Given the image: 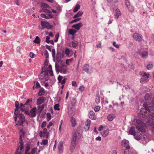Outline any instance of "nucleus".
Masks as SVG:
<instances>
[{
    "label": "nucleus",
    "instance_id": "obj_1",
    "mask_svg": "<svg viewBox=\"0 0 154 154\" xmlns=\"http://www.w3.org/2000/svg\"><path fill=\"white\" fill-rule=\"evenodd\" d=\"M136 122L137 125L136 126L137 132L136 134L135 128L134 127H131L128 131L129 133L134 136V137L136 140H140L142 137L143 136V133L145 132V124L139 120H137Z\"/></svg>",
    "mask_w": 154,
    "mask_h": 154
},
{
    "label": "nucleus",
    "instance_id": "obj_2",
    "mask_svg": "<svg viewBox=\"0 0 154 154\" xmlns=\"http://www.w3.org/2000/svg\"><path fill=\"white\" fill-rule=\"evenodd\" d=\"M143 106L144 108H142L140 110L141 113L143 115L146 114L147 113L146 111H148L149 110L154 111V97L152 100L151 103L149 104V109L147 106V104L146 103H143Z\"/></svg>",
    "mask_w": 154,
    "mask_h": 154
},
{
    "label": "nucleus",
    "instance_id": "obj_3",
    "mask_svg": "<svg viewBox=\"0 0 154 154\" xmlns=\"http://www.w3.org/2000/svg\"><path fill=\"white\" fill-rule=\"evenodd\" d=\"M55 70L57 72L63 74L68 73L67 66L65 65L60 66L58 63H56L55 65Z\"/></svg>",
    "mask_w": 154,
    "mask_h": 154
},
{
    "label": "nucleus",
    "instance_id": "obj_4",
    "mask_svg": "<svg viewBox=\"0 0 154 154\" xmlns=\"http://www.w3.org/2000/svg\"><path fill=\"white\" fill-rule=\"evenodd\" d=\"M47 70V68H46L45 67L42 68V71L39 76L40 79L44 80L45 81L48 80V75Z\"/></svg>",
    "mask_w": 154,
    "mask_h": 154
},
{
    "label": "nucleus",
    "instance_id": "obj_5",
    "mask_svg": "<svg viewBox=\"0 0 154 154\" xmlns=\"http://www.w3.org/2000/svg\"><path fill=\"white\" fill-rule=\"evenodd\" d=\"M14 114L16 115V116L14 117L15 120L16 122L17 120V117L19 118V120L18 121V122L19 123V125H22L24 122L25 121V117L23 114L22 113L18 114H16L15 112H14Z\"/></svg>",
    "mask_w": 154,
    "mask_h": 154
},
{
    "label": "nucleus",
    "instance_id": "obj_6",
    "mask_svg": "<svg viewBox=\"0 0 154 154\" xmlns=\"http://www.w3.org/2000/svg\"><path fill=\"white\" fill-rule=\"evenodd\" d=\"M140 75L142 76L140 82L142 83H145L149 80V74H147L145 72H140Z\"/></svg>",
    "mask_w": 154,
    "mask_h": 154
},
{
    "label": "nucleus",
    "instance_id": "obj_7",
    "mask_svg": "<svg viewBox=\"0 0 154 154\" xmlns=\"http://www.w3.org/2000/svg\"><path fill=\"white\" fill-rule=\"evenodd\" d=\"M39 136L40 137H43L48 138L49 137V132L47 131V129L46 128H44L42 131L40 132Z\"/></svg>",
    "mask_w": 154,
    "mask_h": 154
},
{
    "label": "nucleus",
    "instance_id": "obj_8",
    "mask_svg": "<svg viewBox=\"0 0 154 154\" xmlns=\"http://www.w3.org/2000/svg\"><path fill=\"white\" fill-rule=\"evenodd\" d=\"M41 25L43 29L46 28L50 29L52 28V26L50 23L46 21H42Z\"/></svg>",
    "mask_w": 154,
    "mask_h": 154
},
{
    "label": "nucleus",
    "instance_id": "obj_9",
    "mask_svg": "<svg viewBox=\"0 0 154 154\" xmlns=\"http://www.w3.org/2000/svg\"><path fill=\"white\" fill-rule=\"evenodd\" d=\"M20 150L22 151L23 148V140H22V138H23L24 136V132L20 131Z\"/></svg>",
    "mask_w": 154,
    "mask_h": 154
},
{
    "label": "nucleus",
    "instance_id": "obj_10",
    "mask_svg": "<svg viewBox=\"0 0 154 154\" xmlns=\"http://www.w3.org/2000/svg\"><path fill=\"white\" fill-rule=\"evenodd\" d=\"M27 112L28 113L29 116L34 117H35L36 115L37 110L36 108L35 107L31 109L30 112Z\"/></svg>",
    "mask_w": 154,
    "mask_h": 154
},
{
    "label": "nucleus",
    "instance_id": "obj_11",
    "mask_svg": "<svg viewBox=\"0 0 154 154\" xmlns=\"http://www.w3.org/2000/svg\"><path fill=\"white\" fill-rule=\"evenodd\" d=\"M76 138L77 136L76 134H74L72 138V140L71 141V151L73 150L75 147Z\"/></svg>",
    "mask_w": 154,
    "mask_h": 154
},
{
    "label": "nucleus",
    "instance_id": "obj_12",
    "mask_svg": "<svg viewBox=\"0 0 154 154\" xmlns=\"http://www.w3.org/2000/svg\"><path fill=\"white\" fill-rule=\"evenodd\" d=\"M133 37L135 40L138 41H141L143 38V37L137 33H134L133 35Z\"/></svg>",
    "mask_w": 154,
    "mask_h": 154
},
{
    "label": "nucleus",
    "instance_id": "obj_13",
    "mask_svg": "<svg viewBox=\"0 0 154 154\" xmlns=\"http://www.w3.org/2000/svg\"><path fill=\"white\" fill-rule=\"evenodd\" d=\"M83 69L87 73H90L92 72V68L90 67L88 64L85 65L83 67Z\"/></svg>",
    "mask_w": 154,
    "mask_h": 154
},
{
    "label": "nucleus",
    "instance_id": "obj_14",
    "mask_svg": "<svg viewBox=\"0 0 154 154\" xmlns=\"http://www.w3.org/2000/svg\"><path fill=\"white\" fill-rule=\"evenodd\" d=\"M83 26L82 23L80 22L72 25V27L75 29L76 31L79 30L80 28Z\"/></svg>",
    "mask_w": 154,
    "mask_h": 154
},
{
    "label": "nucleus",
    "instance_id": "obj_15",
    "mask_svg": "<svg viewBox=\"0 0 154 154\" xmlns=\"http://www.w3.org/2000/svg\"><path fill=\"white\" fill-rule=\"evenodd\" d=\"M65 52L66 55L69 57L71 56L73 54V52L72 50L67 48H65Z\"/></svg>",
    "mask_w": 154,
    "mask_h": 154
},
{
    "label": "nucleus",
    "instance_id": "obj_16",
    "mask_svg": "<svg viewBox=\"0 0 154 154\" xmlns=\"http://www.w3.org/2000/svg\"><path fill=\"white\" fill-rule=\"evenodd\" d=\"M109 130L107 128H104L103 130L100 132L102 136L104 137L107 136L109 134Z\"/></svg>",
    "mask_w": 154,
    "mask_h": 154
},
{
    "label": "nucleus",
    "instance_id": "obj_17",
    "mask_svg": "<svg viewBox=\"0 0 154 154\" xmlns=\"http://www.w3.org/2000/svg\"><path fill=\"white\" fill-rule=\"evenodd\" d=\"M89 118L93 120H95L97 119V116L94 111H91L90 112L89 114Z\"/></svg>",
    "mask_w": 154,
    "mask_h": 154
},
{
    "label": "nucleus",
    "instance_id": "obj_18",
    "mask_svg": "<svg viewBox=\"0 0 154 154\" xmlns=\"http://www.w3.org/2000/svg\"><path fill=\"white\" fill-rule=\"evenodd\" d=\"M45 101V100L44 97H41L37 100L36 104L38 105H39L44 103Z\"/></svg>",
    "mask_w": 154,
    "mask_h": 154
},
{
    "label": "nucleus",
    "instance_id": "obj_19",
    "mask_svg": "<svg viewBox=\"0 0 154 154\" xmlns=\"http://www.w3.org/2000/svg\"><path fill=\"white\" fill-rule=\"evenodd\" d=\"M41 7L43 11L47 8H48L49 9H50L51 8L50 7H49L48 5L44 3L41 4Z\"/></svg>",
    "mask_w": 154,
    "mask_h": 154
},
{
    "label": "nucleus",
    "instance_id": "obj_20",
    "mask_svg": "<svg viewBox=\"0 0 154 154\" xmlns=\"http://www.w3.org/2000/svg\"><path fill=\"white\" fill-rule=\"evenodd\" d=\"M91 121L89 119L87 120L86 122V125L85 127V131H87L88 130L91 125Z\"/></svg>",
    "mask_w": 154,
    "mask_h": 154
},
{
    "label": "nucleus",
    "instance_id": "obj_21",
    "mask_svg": "<svg viewBox=\"0 0 154 154\" xmlns=\"http://www.w3.org/2000/svg\"><path fill=\"white\" fill-rule=\"evenodd\" d=\"M122 143H123V146L127 149H129L130 147L128 146L129 142L128 140H124L122 141Z\"/></svg>",
    "mask_w": 154,
    "mask_h": 154
},
{
    "label": "nucleus",
    "instance_id": "obj_22",
    "mask_svg": "<svg viewBox=\"0 0 154 154\" xmlns=\"http://www.w3.org/2000/svg\"><path fill=\"white\" fill-rule=\"evenodd\" d=\"M77 31L75 29H69L68 30V33L69 35L74 36L77 32Z\"/></svg>",
    "mask_w": 154,
    "mask_h": 154
},
{
    "label": "nucleus",
    "instance_id": "obj_23",
    "mask_svg": "<svg viewBox=\"0 0 154 154\" xmlns=\"http://www.w3.org/2000/svg\"><path fill=\"white\" fill-rule=\"evenodd\" d=\"M41 16L42 17L45 18L47 19H48L50 18H52L53 17V15L51 14H48V15L47 16L44 14H41Z\"/></svg>",
    "mask_w": 154,
    "mask_h": 154
},
{
    "label": "nucleus",
    "instance_id": "obj_24",
    "mask_svg": "<svg viewBox=\"0 0 154 154\" xmlns=\"http://www.w3.org/2000/svg\"><path fill=\"white\" fill-rule=\"evenodd\" d=\"M63 142L62 141H60L58 145V150L60 153H62L63 152Z\"/></svg>",
    "mask_w": 154,
    "mask_h": 154
},
{
    "label": "nucleus",
    "instance_id": "obj_25",
    "mask_svg": "<svg viewBox=\"0 0 154 154\" xmlns=\"http://www.w3.org/2000/svg\"><path fill=\"white\" fill-rule=\"evenodd\" d=\"M125 4L126 6L130 11H131L132 10H133V8L130 5L129 2L128 0H125Z\"/></svg>",
    "mask_w": 154,
    "mask_h": 154
},
{
    "label": "nucleus",
    "instance_id": "obj_26",
    "mask_svg": "<svg viewBox=\"0 0 154 154\" xmlns=\"http://www.w3.org/2000/svg\"><path fill=\"white\" fill-rule=\"evenodd\" d=\"M116 14L115 15V18L118 19L119 17L121 15L119 9H116Z\"/></svg>",
    "mask_w": 154,
    "mask_h": 154
},
{
    "label": "nucleus",
    "instance_id": "obj_27",
    "mask_svg": "<svg viewBox=\"0 0 154 154\" xmlns=\"http://www.w3.org/2000/svg\"><path fill=\"white\" fill-rule=\"evenodd\" d=\"M71 45L73 48H76L78 46V42L77 41L74 40L72 42Z\"/></svg>",
    "mask_w": 154,
    "mask_h": 154
},
{
    "label": "nucleus",
    "instance_id": "obj_28",
    "mask_svg": "<svg viewBox=\"0 0 154 154\" xmlns=\"http://www.w3.org/2000/svg\"><path fill=\"white\" fill-rule=\"evenodd\" d=\"M83 13L82 11H79L73 17V18H75L80 17L82 15Z\"/></svg>",
    "mask_w": 154,
    "mask_h": 154
},
{
    "label": "nucleus",
    "instance_id": "obj_29",
    "mask_svg": "<svg viewBox=\"0 0 154 154\" xmlns=\"http://www.w3.org/2000/svg\"><path fill=\"white\" fill-rule=\"evenodd\" d=\"M45 94V90L44 89L42 88L39 91V92L38 93V96H41Z\"/></svg>",
    "mask_w": 154,
    "mask_h": 154
},
{
    "label": "nucleus",
    "instance_id": "obj_30",
    "mask_svg": "<svg viewBox=\"0 0 154 154\" xmlns=\"http://www.w3.org/2000/svg\"><path fill=\"white\" fill-rule=\"evenodd\" d=\"M115 116L112 114H110L108 115L107 117L108 120L110 121H112L115 117Z\"/></svg>",
    "mask_w": 154,
    "mask_h": 154
},
{
    "label": "nucleus",
    "instance_id": "obj_31",
    "mask_svg": "<svg viewBox=\"0 0 154 154\" xmlns=\"http://www.w3.org/2000/svg\"><path fill=\"white\" fill-rule=\"evenodd\" d=\"M71 122L72 126L73 127H75L76 124L75 119L74 118H72L71 120Z\"/></svg>",
    "mask_w": 154,
    "mask_h": 154
},
{
    "label": "nucleus",
    "instance_id": "obj_32",
    "mask_svg": "<svg viewBox=\"0 0 154 154\" xmlns=\"http://www.w3.org/2000/svg\"><path fill=\"white\" fill-rule=\"evenodd\" d=\"M40 40L38 36H37L35 40L33 41V42L34 43L39 44L40 43Z\"/></svg>",
    "mask_w": 154,
    "mask_h": 154
},
{
    "label": "nucleus",
    "instance_id": "obj_33",
    "mask_svg": "<svg viewBox=\"0 0 154 154\" xmlns=\"http://www.w3.org/2000/svg\"><path fill=\"white\" fill-rule=\"evenodd\" d=\"M48 143V140L47 139H44L41 143L40 144L42 145H46Z\"/></svg>",
    "mask_w": 154,
    "mask_h": 154
},
{
    "label": "nucleus",
    "instance_id": "obj_34",
    "mask_svg": "<svg viewBox=\"0 0 154 154\" xmlns=\"http://www.w3.org/2000/svg\"><path fill=\"white\" fill-rule=\"evenodd\" d=\"M148 55V53L147 52L144 51L142 53L141 56L143 58H146Z\"/></svg>",
    "mask_w": 154,
    "mask_h": 154
},
{
    "label": "nucleus",
    "instance_id": "obj_35",
    "mask_svg": "<svg viewBox=\"0 0 154 154\" xmlns=\"http://www.w3.org/2000/svg\"><path fill=\"white\" fill-rule=\"evenodd\" d=\"M47 119L48 122L49 121L51 118V116L50 113L48 112L46 114Z\"/></svg>",
    "mask_w": 154,
    "mask_h": 154
},
{
    "label": "nucleus",
    "instance_id": "obj_36",
    "mask_svg": "<svg viewBox=\"0 0 154 154\" xmlns=\"http://www.w3.org/2000/svg\"><path fill=\"white\" fill-rule=\"evenodd\" d=\"M80 5L78 4H77L73 10V12L75 13L76 12L80 9Z\"/></svg>",
    "mask_w": 154,
    "mask_h": 154
},
{
    "label": "nucleus",
    "instance_id": "obj_37",
    "mask_svg": "<svg viewBox=\"0 0 154 154\" xmlns=\"http://www.w3.org/2000/svg\"><path fill=\"white\" fill-rule=\"evenodd\" d=\"M45 107V105L43 104L41 106H38V109L39 110V111H40V112H41L42 110Z\"/></svg>",
    "mask_w": 154,
    "mask_h": 154
},
{
    "label": "nucleus",
    "instance_id": "obj_38",
    "mask_svg": "<svg viewBox=\"0 0 154 154\" xmlns=\"http://www.w3.org/2000/svg\"><path fill=\"white\" fill-rule=\"evenodd\" d=\"M25 105V104H23L22 103H20V109L22 111H23L24 110V106Z\"/></svg>",
    "mask_w": 154,
    "mask_h": 154
},
{
    "label": "nucleus",
    "instance_id": "obj_39",
    "mask_svg": "<svg viewBox=\"0 0 154 154\" xmlns=\"http://www.w3.org/2000/svg\"><path fill=\"white\" fill-rule=\"evenodd\" d=\"M32 101V99H28L26 102L25 103V105H29V103L30 102H31Z\"/></svg>",
    "mask_w": 154,
    "mask_h": 154
},
{
    "label": "nucleus",
    "instance_id": "obj_40",
    "mask_svg": "<svg viewBox=\"0 0 154 154\" xmlns=\"http://www.w3.org/2000/svg\"><path fill=\"white\" fill-rule=\"evenodd\" d=\"M47 122L45 121H43L41 125V128H44L47 125Z\"/></svg>",
    "mask_w": 154,
    "mask_h": 154
},
{
    "label": "nucleus",
    "instance_id": "obj_41",
    "mask_svg": "<svg viewBox=\"0 0 154 154\" xmlns=\"http://www.w3.org/2000/svg\"><path fill=\"white\" fill-rule=\"evenodd\" d=\"M73 60V59L72 58L67 59L66 60V63L67 65H69L70 63Z\"/></svg>",
    "mask_w": 154,
    "mask_h": 154
},
{
    "label": "nucleus",
    "instance_id": "obj_42",
    "mask_svg": "<svg viewBox=\"0 0 154 154\" xmlns=\"http://www.w3.org/2000/svg\"><path fill=\"white\" fill-rule=\"evenodd\" d=\"M30 146L29 144H27L26 146L25 151V153L28 152L30 149Z\"/></svg>",
    "mask_w": 154,
    "mask_h": 154
},
{
    "label": "nucleus",
    "instance_id": "obj_43",
    "mask_svg": "<svg viewBox=\"0 0 154 154\" xmlns=\"http://www.w3.org/2000/svg\"><path fill=\"white\" fill-rule=\"evenodd\" d=\"M76 100L75 98H72V99L71 102L72 105V106L74 105L76 103Z\"/></svg>",
    "mask_w": 154,
    "mask_h": 154
},
{
    "label": "nucleus",
    "instance_id": "obj_44",
    "mask_svg": "<svg viewBox=\"0 0 154 154\" xmlns=\"http://www.w3.org/2000/svg\"><path fill=\"white\" fill-rule=\"evenodd\" d=\"M148 116L149 117L151 118H154V113H151L150 112L149 113H148Z\"/></svg>",
    "mask_w": 154,
    "mask_h": 154
},
{
    "label": "nucleus",
    "instance_id": "obj_45",
    "mask_svg": "<svg viewBox=\"0 0 154 154\" xmlns=\"http://www.w3.org/2000/svg\"><path fill=\"white\" fill-rule=\"evenodd\" d=\"M59 105L58 104H56L54 106V108L55 110H59L60 109L59 108Z\"/></svg>",
    "mask_w": 154,
    "mask_h": 154
},
{
    "label": "nucleus",
    "instance_id": "obj_46",
    "mask_svg": "<svg viewBox=\"0 0 154 154\" xmlns=\"http://www.w3.org/2000/svg\"><path fill=\"white\" fill-rule=\"evenodd\" d=\"M29 56L31 58H35V57L36 55L35 54L33 53L30 52L29 54Z\"/></svg>",
    "mask_w": 154,
    "mask_h": 154
},
{
    "label": "nucleus",
    "instance_id": "obj_47",
    "mask_svg": "<svg viewBox=\"0 0 154 154\" xmlns=\"http://www.w3.org/2000/svg\"><path fill=\"white\" fill-rule=\"evenodd\" d=\"M44 55L46 57V58H48L49 57V54L48 51L47 50H46L44 51Z\"/></svg>",
    "mask_w": 154,
    "mask_h": 154
},
{
    "label": "nucleus",
    "instance_id": "obj_48",
    "mask_svg": "<svg viewBox=\"0 0 154 154\" xmlns=\"http://www.w3.org/2000/svg\"><path fill=\"white\" fill-rule=\"evenodd\" d=\"M153 65L152 64H150L148 65L147 66V68L148 69H151L152 68Z\"/></svg>",
    "mask_w": 154,
    "mask_h": 154
},
{
    "label": "nucleus",
    "instance_id": "obj_49",
    "mask_svg": "<svg viewBox=\"0 0 154 154\" xmlns=\"http://www.w3.org/2000/svg\"><path fill=\"white\" fill-rule=\"evenodd\" d=\"M81 19V18H78L75 19L73 20H72L71 21V23H72L74 22H77L79 21V20H80Z\"/></svg>",
    "mask_w": 154,
    "mask_h": 154
},
{
    "label": "nucleus",
    "instance_id": "obj_50",
    "mask_svg": "<svg viewBox=\"0 0 154 154\" xmlns=\"http://www.w3.org/2000/svg\"><path fill=\"white\" fill-rule=\"evenodd\" d=\"M37 150V149L36 148H34L32 149L31 151L30 152L32 154H34L36 152Z\"/></svg>",
    "mask_w": 154,
    "mask_h": 154
},
{
    "label": "nucleus",
    "instance_id": "obj_51",
    "mask_svg": "<svg viewBox=\"0 0 154 154\" xmlns=\"http://www.w3.org/2000/svg\"><path fill=\"white\" fill-rule=\"evenodd\" d=\"M100 97H97L95 100V102L97 104H98L100 103Z\"/></svg>",
    "mask_w": 154,
    "mask_h": 154
},
{
    "label": "nucleus",
    "instance_id": "obj_52",
    "mask_svg": "<svg viewBox=\"0 0 154 154\" xmlns=\"http://www.w3.org/2000/svg\"><path fill=\"white\" fill-rule=\"evenodd\" d=\"M144 98L145 100H149L150 98L149 95L148 94H146Z\"/></svg>",
    "mask_w": 154,
    "mask_h": 154
},
{
    "label": "nucleus",
    "instance_id": "obj_53",
    "mask_svg": "<svg viewBox=\"0 0 154 154\" xmlns=\"http://www.w3.org/2000/svg\"><path fill=\"white\" fill-rule=\"evenodd\" d=\"M72 85L73 86H74L75 87H76L77 86V83L75 81H72Z\"/></svg>",
    "mask_w": 154,
    "mask_h": 154
},
{
    "label": "nucleus",
    "instance_id": "obj_54",
    "mask_svg": "<svg viewBox=\"0 0 154 154\" xmlns=\"http://www.w3.org/2000/svg\"><path fill=\"white\" fill-rule=\"evenodd\" d=\"M100 109V107L99 106H97L95 107L94 108V110L95 112L98 111Z\"/></svg>",
    "mask_w": 154,
    "mask_h": 154
},
{
    "label": "nucleus",
    "instance_id": "obj_55",
    "mask_svg": "<svg viewBox=\"0 0 154 154\" xmlns=\"http://www.w3.org/2000/svg\"><path fill=\"white\" fill-rule=\"evenodd\" d=\"M17 52L20 53L21 51V48L20 46H18L17 48Z\"/></svg>",
    "mask_w": 154,
    "mask_h": 154
},
{
    "label": "nucleus",
    "instance_id": "obj_56",
    "mask_svg": "<svg viewBox=\"0 0 154 154\" xmlns=\"http://www.w3.org/2000/svg\"><path fill=\"white\" fill-rule=\"evenodd\" d=\"M52 56L53 58H54L55 55V51L54 49H52Z\"/></svg>",
    "mask_w": 154,
    "mask_h": 154
},
{
    "label": "nucleus",
    "instance_id": "obj_57",
    "mask_svg": "<svg viewBox=\"0 0 154 154\" xmlns=\"http://www.w3.org/2000/svg\"><path fill=\"white\" fill-rule=\"evenodd\" d=\"M124 152L125 154H133V153H131V152H130L128 149L125 150Z\"/></svg>",
    "mask_w": 154,
    "mask_h": 154
},
{
    "label": "nucleus",
    "instance_id": "obj_58",
    "mask_svg": "<svg viewBox=\"0 0 154 154\" xmlns=\"http://www.w3.org/2000/svg\"><path fill=\"white\" fill-rule=\"evenodd\" d=\"M35 85V88H38L41 87L40 84L38 82H36Z\"/></svg>",
    "mask_w": 154,
    "mask_h": 154
},
{
    "label": "nucleus",
    "instance_id": "obj_59",
    "mask_svg": "<svg viewBox=\"0 0 154 154\" xmlns=\"http://www.w3.org/2000/svg\"><path fill=\"white\" fill-rule=\"evenodd\" d=\"M53 125V123L52 122H49L47 126V128L48 129L50 127L52 126Z\"/></svg>",
    "mask_w": 154,
    "mask_h": 154
},
{
    "label": "nucleus",
    "instance_id": "obj_60",
    "mask_svg": "<svg viewBox=\"0 0 154 154\" xmlns=\"http://www.w3.org/2000/svg\"><path fill=\"white\" fill-rule=\"evenodd\" d=\"M63 79V77L60 75H59L58 77V80L59 81V82L60 83L61 81Z\"/></svg>",
    "mask_w": 154,
    "mask_h": 154
},
{
    "label": "nucleus",
    "instance_id": "obj_61",
    "mask_svg": "<svg viewBox=\"0 0 154 154\" xmlns=\"http://www.w3.org/2000/svg\"><path fill=\"white\" fill-rule=\"evenodd\" d=\"M113 45L117 48H119V46L118 44H116L115 42H114L113 43Z\"/></svg>",
    "mask_w": 154,
    "mask_h": 154
},
{
    "label": "nucleus",
    "instance_id": "obj_62",
    "mask_svg": "<svg viewBox=\"0 0 154 154\" xmlns=\"http://www.w3.org/2000/svg\"><path fill=\"white\" fill-rule=\"evenodd\" d=\"M85 88L83 86H81L79 88V91H84Z\"/></svg>",
    "mask_w": 154,
    "mask_h": 154
},
{
    "label": "nucleus",
    "instance_id": "obj_63",
    "mask_svg": "<svg viewBox=\"0 0 154 154\" xmlns=\"http://www.w3.org/2000/svg\"><path fill=\"white\" fill-rule=\"evenodd\" d=\"M43 12H45L48 14H51V12L50 10H48V9H46V10H44Z\"/></svg>",
    "mask_w": 154,
    "mask_h": 154
},
{
    "label": "nucleus",
    "instance_id": "obj_64",
    "mask_svg": "<svg viewBox=\"0 0 154 154\" xmlns=\"http://www.w3.org/2000/svg\"><path fill=\"white\" fill-rule=\"evenodd\" d=\"M48 72H49V73L50 74V75L51 76H54V74H53V70H48Z\"/></svg>",
    "mask_w": 154,
    "mask_h": 154
}]
</instances>
